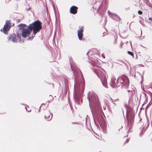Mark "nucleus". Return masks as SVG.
Here are the masks:
<instances>
[{
    "label": "nucleus",
    "instance_id": "f257e3e1",
    "mask_svg": "<svg viewBox=\"0 0 152 152\" xmlns=\"http://www.w3.org/2000/svg\"><path fill=\"white\" fill-rule=\"evenodd\" d=\"M112 86L113 87H118L121 85L123 88L128 86L129 80L128 77L125 75H123L119 77L117 80L114 77L111 78Z\"/></svg>",
    "mask_w": 152,
    "mask_h": 152
},
{
    "label": "nucleus",
    "instance_id": "f03ea898",
    "mask_svg": "<svg viewBox=\"0 0 152 152\" xmlns=\"http://www.w3.org/2000/svg\"><path fill=\"white\" fill-rule=\"evenodd\" d=\"M42 23L39 20H37L32 23L30 24L29 26L30 30H33V34L32 37H30L29 39H32L34 37L37 32L39 31L42 29Z\"/></svg>",
    "mask_w": 152,
    "mask_h": 152
},
{
    "label": "nucleus",
    "instance_id": "7ed1b4c3",
    "mask_svg": "<svg viewBox=\"0 0 152 152\" xmlns=\"http://www.w3.org/2000/svg\"><path fill=\"white\" fill-rule=\"evenodd\" d=\"M19 26L20 29L22 30V37L25 38L30 34V28H29V26H27L25 24H20Z\"/></svg>",
    "mask_w": 152,
    "mask_h": 152
},
{
    "label": "nucleus",
    "instance_id": "20e7f679",
    "mask_svg": "<svg viewBox=\"0 0 152 152\" xmlns=\"http://www.w3.org/2000/svg\"><path fill=\"white\" fill-rule=\"evenodd\" d=\"M87 98L88 99L90 104H92L95 105L98 103V98L97 96L93 92L88 93Z\"/></svg>",
    "mask_w": 152,
    "mask_h": 152
},
{
    "label": "nucleus",
    "instance_id": "39448f33",
    "mask_svg": "<svg viewBox=\"0 0 152 152\" xmlns=\"http://www.w3.org/2000/svg\"><path fill=\"white\" fill-rule=\"evenodd\" d=\"M97 75L101 79L103 86L105 88H107V78L105 75L102 73L100 72H98Z\"/></svg>",
    "mask_w": 152,
    "mask_h": 152
},
{
    "label": "nucleus",
    "instance_id": "423d86ee",
    "mask_svg": "<svg viewBox=\"0 0 152 152\" xmlns=\"http://www.w3.org/2000/svg\"><path fill=\"white\" fill-rule=\"evenodd\" d=\"M11 27L10 22L9 20H6L5 24L3 28V32L6 34H7L8 31Z\"/></svg>",
    "mask_w": 152,
    "mask_h": 152
},
{
    "label": "nucleus",
    "instance_id": "0eeeda50",
    "mask_svg": "<svg viewBox=\"0 0 152 152\" xmlns=\"http://www.w3.org/2000/svg\"><path fill=\"white\" fill-rule=\"evenodd\" d=\"M20 38V36H19L18 35L17 36H16L15 34H13L12 35H10L8 37V40L9 41L12 40L13 42H16L17 40V38Z\"/></svg>",
    "mask_w": 152,
    "mask_h": 152
},
{
    "label": "nucleus",
    "instance_id": "6e6552de",
    "mask_svg": "<svg viewBox=\"0 0 152 152\" xmlns=\"http://www.w3.org/2000/svg\"><path fill=\"white\" fill-rule=\"evenodd\" d=\"M80 29L78 30L77 35L78 38L80 40H82V38L83 36V26L79 27Z\"/></svg>",
    "mask_w": 152,
    "mask_h": 152
},
{
    "label": "nucleus",
    "instance_id": "1a4fd4ad",
    "mask_svg": "<svg viewBox=\"0 0 152 152\" xmlns=\"http://www.w3.org/2000/svg\"><path fill=\"white\" fill-rule=\"evenodd\" d=\"M108 13V14L110 17H111L113 19L118 21H119L120 20V18L119 16H118L116 14L110 12V11H109Z\"/></svg>",
    "mask_w": 152,
    "mask_h": 152
},
{
    "label": "nucleus",
    "instance_id": "9d476101",
    "mask_svg": "<svg viewBox=\"0 0 152 152\" xmlns=\"http://www.w3.org/2000/svg\"><path fill=\"white\" fill-rule=\"evenodd\" d=\"M129 115V112L128 110H126V116L128 119V124L130 125L132 124L134 121V115H133L131 116L129 118H128V115Z\"/></svg>",
    "mask_w": 152,
    "mask_h": 152
},
{
    "label": "nucleus",
    "instance_id": "9b49d317",
    "mask_svg": "<svg viewBox=\"0 0 152 152\" xmlns=\"http://www.w3.org/2000/svg\"><path fill=\"white\" fill-rule=\"evenodd\" d=\"M52 114L48 111L46 113L45 115V118L47 121H50L52 119Z\"/></svg>",
    "mask_w": 152,
    "mask_h": 152
},
{
    "label": "nucleus",
    "instance_id": "f8f14e48",
    "mask_svg": "<svg viewBox=\"0 0 152 152\" xmlns=\"http://www.w3.org/2000/svg\"><path fill=\"white\" fill-rule=\"evenodd\" d=\"M77 8L75 6H72L70 9V12L71 13L75 14L77 13Z\"/></svg>",
    "mask_w": 152,
    "mask_h": 152
},
{
    "label": "nucleus",
    "instance_id": "ddd939ff",
    "mask_svg": "<svg viewBox=\"0 0 152 152\" xmlns=\"http://www.w3.org/2000/svg\"><path fill=\"white\" fill-rule=\"evenodd\" d=\"M129 84H128V86H125V87H124V88H126V89H127V91H128L129 92H131V91H133L134 90L132 88H131L130 89H128V87H129Z\"/></svg>",
    "mask_w": 152,
    "mask_h": 152
},
{
    "label": "nucleus",
    "instance_id": "4468645a",
    "mask_svg": "<svg viewBox=\"0 0 152 152\" xmlns=\"http://www.w3.org/2000/svg\"><path fill=\"white\" fill-rule=\"evenodd\" d=\"M40 108H41L43 110H44L46 109L47 107L44 104H42L40 107Z\"/></svg>",
    "mask_w": 152,
    "mask_h": 152
},
{
    "label": "nucleus",
    "instance_id": "2eb2a0df",
    "mask_svg": "<svg viewBox=\"0 0 152 152\" xmlns=\"http://www.w3.org/2000/svg\"><path fill=\"white\" fill-rule=\"evenodd\" d=\"M145 126L143 127V129H146L149 126V123L147 121L145 122Z\"/></svg>",
    "mask_w": 152,
    "mask_h": 152
},
{
    "label": "nucleus",
    "instance_id": "dca6fc26",
    "mask_svg": "<svg viewBox=\"0 0 152 152\" xmlns=\"http://www.w3.org/2000/svg\"><path fill=\"white\" fill-rule=\"evenodd\" d=\"M127 53L129 55L132 56L133 58H134V54L133 53L130 51H128Z\"/></svg>",
    "mask_w": 152,
    "mask_h": 152
},
{
    "label": "nucleus",
    "instance_id": "f3484780",
    "mask_svg": "<svg viewBox=\"0 0 152 152\" xmlns=\"http://www.w3.org/2000/svg\"><path fill=\"white\" fill-rule=\"evenodd\" d=\"M138 13L140 15H141L142 14V12L141 10H139L138 11Z\"/></svg>",
    "mask_w": 152,
    "mask_h": 152
},
{
    "label": "nucleus",
    "instance_id": "a211bd4d",
    "mask_svg": "<svg viewBox=\"0 0 152 152\" xmlns=\"http://www.w3.org/2000/svg\"><path fill=\"white\" fill-rule=\"evenodd\" d=\"M74 75H76L77 73V71H74Z\"/></svg>",
    "mask_w": 152,
    "mask_h": 152
},
{
    "label": "nucleus",
    "instance_id": "6ab92c4d",
    "mask_svg": "<svg viewBox=\"0 0 152 152\" xmlns=\"http://www.w3.org/2000/svg\"><path fill=\"white\" fill-rule=\"evenodd\" d=\"M102 57L103 58H105V57L104 55L103 54H102Z\"/></svg>",
    "mask_w": 152,
    "mask_h": 152
},
{
    "label": "nucleus",
    "instance_id": "aec40b11",
    "mask_svg": "<svg viewBox=\"0 0 152 152\" xmlns=\"http://www.w3.org/2000/svg\"><path fill=\"white\" fill-rule=\"evenodd\" d=\"M129 139H128H128H127L126 140V142H128L129 141Z\"/></svg>",
    "mask_w": 152,
    "mask_h": 152
},
{
    "label": "nucleus",
    "instance_id": "412c9836",
    "mask_svg": "<svg viewBox=\"0 0 152 152\" xmlns=\"http://www.w3.org/2000/svg\"><path fill=\"white\" fill-rule=\"evenodd\" d=\"M103 109H104V110H105L106 108V107L105 106H103Z\"/></svg>",
    "mask_w": 152,
    "mask_h": 152
},
{
    "label": "nucleus",
    "instance_id": "4be33fe9",
    "mask_svg": "<svg viewBox=\"0 0 152 152\" xmlns=\"http://www.w3.org/2000/svg\"><path fill=\"white\" fill-rule=\"evenodd\" d=\"M152 19V18H149V20H151Z\"/></svg>",
    "mask_w": 152,
    "mask_h": 152
},
{
    "label": "nucleus",
    "instance_id": "5701e85b",
    "mask_svg": "<svg viewBox=\"0 0 152 152\" xmlns=\"http://www.w3.org/2000/svg\"><path fill=\"white\" fill-rule=\"evenodd\" d=\"M92 64L94 66H96V65L94 63L93 64Z\"/></svg>",
    "mask_w": 152,
    "mask_h": 152
},
{
    "label": "nucleus",
    "instance_id": "b1692460",
    "mask_svg": "<svg viewBox=\"0 0 152 152\" xmlns=\"http://www.w3.org/2000/svg\"><path fill=\"white\" fill-rule=\"evenodd\" d=\"M130 45H131V47H132V44L131 42V41H130Z\"/></svg>",
    "mask_w": 152,
    "mask_h": 152
},
{
    "label": "nucleus",
    "instance_id": "393cba45",
    "mask_svg": "<svg viewBox=\"0 0 152 152\" xmlns=\"http://www.w3.org/2000/svg\"><path fill=\"white\" fill-rule=\"evenodd\" d=\"M79 71H80V73H81V76H82V74L81 72V71H80V70H79Z\"/></svg>",
    "mask_w": 152,
    "mask_h": 152
},
{
    "label": "nucleus",
    "instance_id": "a878e982",
    "mask_svg": "<svg viewBox=\"0 0 152 152\" xmlns=\"http://www.w3.org/2000/svg\"><path fill=\"white\" fill-rule=\"evenodd\" d=\"M141 66L144 67V66L143 65H141Z\"/></svg>",
    "mask_w": 152,
    "mask_h": 152
},
{
    "label": "nucleus",
    "instance_id": "bb28decb",
    "mask_svg": "<svg viewBox=\"0 0 152 152\" xmlns=\"http://www.w3.org/2000/svg\"><path fill=\"white\" fill-rule=\"evenodd\" d=\"M113 103L115 105L116 104H115V103Z\"/></svg>",
    "mask_w": 152,
    "mask_h": 152
},
{
    "label": "nucleus",
    "instance_id": "cd10ccee",
    "mask_svg": "<svg viewBox=\"0 0 152 152\" xmlns=\"http://www.w3.org/2000/svg\"><path fill=\"white\" fill-rule=\"evenodd\" d=\"M40 108H39V112L40 111Z\"/></svg>",
    "mask_w": 152,
    "mask_h": 152
},
{
    "label": "nucleus",
    "instance_id": "c85d7f7f",
    "mask_svg": "<svg viewBox=\"0 0 152 152\" xmlns=\"http://www.w3.org/2000/svg\"><path fill=\"white\" fill-rule=\"evenodd\" d=\"M88 52L87 53V54H87V55H88Z\"/></svg>",
    "mask_w": 152,
    "mask_h": 152
},
{
    "label": "nucleus",
    "instance_id": "c756f323",
    "mask_svg": "<svg viewBox=\"0 0 152 152\" xmlns=\"http://www.w3.org/2000/svg\"><path fill=\"white\" fill-rule=\"evenodd\" d=\"M140 65H141L140 64H138V65H138V66H140Z\"/></svg>",
    "mask_w": 152,
    "mask_h": 152
},
{
    "label": "nucleus",
    "instance_id": "7c9ffc66",
    "mask_svg": "<svg viewBox=\"0 0 152 152\" xmlns=\"http://www.w3.org/2000/svg\"><path fill=\"white\" fill-rule=\"evenodd\" d=\"M0 31H2V29H1L0 30Z\"/></svg>",
    "mask_w": 152,
    "mask_h": 152
},
{
    "label": "nucleus",
    "instance_id": "2f4dec72",
    "mask_svg": "<svg viewBox=\"0 0 152 152\" xmlns=\"http://www.w3.org/2000/svg\"><path fill=\"white\" fill-rule=\"evenodd\" d=\"M25 108L26 109V110H27V108H26V107H25Z\"/></svg>",
    "mask_w": 152,
    "mask_h": 152
},
{
    "label": "nucleus",
    "instance_id": "473e14b6",
    "mask_svg": "<svg viewBox=\"0 0 152 152\" xmlns=\"http://www.w3.org/2000/svg\"><path fill=\"white\" fill-rule=\"evenodd\" d=\"M152 123V121H151V124Z\"/></svg>",
    "mask_w": 152,
    "mask_h": 152
},
{
    "label": "nucleus",
    "instance_id": "72a5a7b5",
    "mask_svg": "<svg viewBox=\"0 0 152 152\" xmlns=\"http://www.w3.org/2000/svg\"><path fill=\"white\" fill-rule=\"evenodd\" d=\"M30 110H29V111H28V112H30Z\"/></svg>",
    "mask_w": 152,
    "mask_h": 152
}]
</instances>
